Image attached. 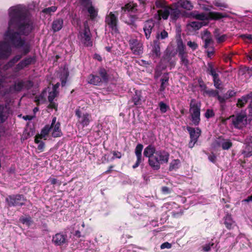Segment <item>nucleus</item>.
Masks as SVG:
<instances>
[{"label": "nucleus", "mask_w": 252, "mask_h": 252, "mask_svg": "<svg viewBox=\"0 0 252 252\" xmlns=\"http://www.w3.org/2000/svg\"><path fill=\"white\" fill-rule=\"evenodd\" d=\"M9 20L7 31L4 35V41H0V59L8 58L12 50L9 45L21 49L24 54L30 52V44L21 35H28L33 28L32 22L27 18V9L17 5L9 9Z\"/></svg>", "instance_id": "f257e3e1"}, {"label": "nucleus", "mask_w": 252, "mask_h": 252, "mask_svg": "<svg viewBox=\"0 0 252 252\" xmlns=\"http://www.w3.org/2000/svg\"><path fill=\"white\" fill-rule=\"evenodd\" d=\"M144 157L148 158L149 165L156 170H158L160 165L168 163L169 154L164 150H157L153 145H149L144 150Z\"/></svg>", "instance_id": "f03ea898"}, {"label": "nucleus", "mask_w": 252, "mask_h": 252, "mask_svg": "<svg viewBox=\"0 0 252 252\" xmlns=\"http://www.w3.org/2000/svg\"><path fill=\"white\" fill-rule=\"evenodd\" d=\"M6 81L4 79L2 81L0 79V95H4L7 93H13L21 91L24 87L27 89H30L32 86V83L31 81H28L26 83L23 81H18L16 82L12 87H9L6 85Z\"/></svg>", "instance_id": "7ed1b4c3"}, {"label": "nucleus", "mask_w": 252, "mask_h": 252, "mask_svg": "<svg viewBox=\"0 0 252 252\" xmlns=\"http://www.w3.org/2000/svg\"><path fill=\"white\" fill-rule=\"evenodd\" d=\"M180 13V10L179 5L166 6L158 11V17L159 19L161 17L164 20H166L170 16L172 20H176L178 17Z\"/></svg>", "instance_id": "20e7f679"}, {"label": "nucleus", "mask_w": 252, "mask_h": 252, "mask_svg": "<svg viewBox=\"0 0 252 252\" xmlns=\"http://www.w3.org/2000/svg\"><path fill=\"white\" fill-rule=\"evenodd\" d=\"M78 38L85 46H92V35L87 22L84 23V29L80 31Z\"/></svg>", "instance_id": "39448f33"}, {"label": "nucleus", "mask_w": 252, "mask_h": 252, "mask_svg": "<svg viewBox=\"0 0 252 252\" xmlns=\"http://www.w3.org/2000/svg\"><path fill=\"white\" fill-rule=\"evenodd\" d=\"M75 115L77 118L78 126L82 128L88 126L92 121L91 115L82 109H76Z\"/></svg>", "instance_id": "423d86ee"}, {"label": "nucleus", "mask_w": 252, "mask_h": 252, "mask_svg": "<svg viewBox=\"0 0 252 252\" xmlns=\"http://www.w3.org/2000/svg\"><path fill=\"white\" fill-rule=\"evenodd\" d=\"M176 64V60L174 59V54L166 51L163 56L158 67L161 69H165L169 67L171 69Z\"/></svg>", "instance_id": "0eeeda50"}, {"label": "nucleus", "mask_w": 252, "mask_h": 252, "mask_svg": "<svg viewBox=\"0 0 252 252\" xmlns=\"http://www.w3.org/2000/svg\"><path fill=\"white\" fill-rule=\"evenodd\" d=\"M234 126L237 128H242L247 124V117L245 113L242 112L236 116L233 115L229 118Z\"/></svg>", "instance_id": "6e6552de"}, {"label": "nucleus", "mask_w": 252, "mask_h": 252, "mask_svg": "<svg viewBox=\"0 0 252 252\" xmlns=\"http://www.w3.org/2000/svg\"><path fill=\"white\" fill-rule=\"evenodd\" d=\"M105 22L112 34H116L118 32L117 17L112 12L106 17Z\"/></svg>", "instance_id": "1a4fd4ad"}, {"label": "nucleus", "mask_w": 252, "mask_h": 252, "mask_svg": "<svg viewBox=\"0 0 252 252\" xmlns=\"http://www.w3.org/2000/svg\"><path fill=\"white\" fill-rule=\"evenodd\" d=\"M189 112L191 116V121L193 124L197 126L199 124L200 119V108L195 103H190Z\"/></svg>", "instance_id": "9d476101"}, {"label": "nucleus", "mask_w": 252, "mask_h": 252, "mask_svg": "<svg viewBox=\"0 0 252 252\" xmlns=\"http://www.w3.org/2000/svg\"><path fill=\"white\" fill-rule=\"evenodd\" d=\"M224 16L220 13L219 12H209L208 14H204L203 13L196 14L194 15V17L201 21H205L209 19L219 20Z\"/></svg>", "instance_id": "9b49d317"}, {"label": "nucleus", "mask_w": 252, "mask_h": 252, "mask_svg": "<svg viewBox=\"0 0 252 252\" xmlns=\"http://www.w3.org/2000/svg\"><path fill=\"white\" fill-rule=\"evenodd\" d=\"M187 130L189 133L190 138V141L189 143V147L192 148L200 135L201 130L198 127L193 128L189 126L187 127Z\"/></svg>", "instance_id": "f8f14e48"}, {"label": "nucleus", "mask_w": 252, "mask_h": 252, "mask_svg": "<svg viewBox=\"0 0 252 252\" xmlns=\"http://www.w3.org/2000/svg\"><path fill=\"white\" fill-rule=\"evenodd\" d=\"M130 48L132 53L136 55H140L143 53V45L136 38H131L129 41Z\"/></svg>", "instance_id": "ddd939ff"}, {"label": "nucleus", "mask_w": 252, "mask_h": 252, "mask_svg": "<svg viewBox=\"0 0 252 252\" xmlns=\"http://www.w3.org/2000/svg\"><path fill=\"white\" fill-rule=\"evenodd\" d=\"M81 5L83 10H87L91 19H94L97 15V9L93 6L91 1H81Z\"/></svg>", "instance_id": "4468645a"}, {"label": "nucleus", "mask_w": 252, "mask_h": 252, "mask_svg": "<svg viewBox=\"0 0 252 252\" xmlns=\"http://www.w3.org/2000/svg\"><path fill=\"white\" fill-rule=\"evenodd\" d=\"M24 199L22 195H10L6 198L9 206H22L24 204Z\"/></svg>", "instance_id": "2eb2a0df"}, {"label": "nucleus", "mask_w": 252, "mask_h": 252, "mask_svg": "<svg viewBox=\"0 0 252 252\" xmlns=\"http://www.w3.org/2000/svg\"><path fill=\"white\" fill-rule=\"evenodd\" d=\"M35 62V59L33 57H28L20 61L14 68V71L18 72L20 70L33 64Z\"/></svg>", "instance_id": "dca6fc26"}, {"label": "nucleus", "mask_w": 252, "mask_h": 252, "mask_svg": "<svg viewBox=\"0 0 252 252\" xmlns=\"http://www.w3.org/2000/svg\"><path fill=\"white\" fill-rule=\"evenodd\" d=\"M215 147H221L223 150H228L232 145L229 139H224L220 137L218 138L214 142Z\"/></svg>", "instance_id": "f3484780"}, {"label": "nucleus", "mask_w": 252, "mask_h": 252, "mask_svg": "<svg viewBox=\"0 0 252 252\" xmlns=\"http://www.w3.org/2000/svg\"><path fill=\"white\" fill-rule=\"evenodd\" d=\"M52 242L56 246H62L67 242V236L61 233H57L52 238Z\"/></svg>", "instance_id": "a211bd4d"}, {"label": "nucleus", "mask_w": 252, "mask_h": 252, "mask_svg": "<svg viewBox=\"0 0 252 252\" xmlns=\"http://www.w3.org/2000/svg\"><path fill=\"white\" fill-rule=\"evenodd\" d=\"M154 26L155 22L152 20H149L145 22L143 30L147 39H149L150 38L152 31Z\"/></svg>", "instance_id": "6ab92c4d"}, {"label": "nucleus", "mask_w": 252, "mask_h": 252, "mask_svg": "<svg viewBox=\"0 0 252 252\" xmlns=\"http://www.w3.org/2000/svg\"><path fill=\"white\" fill-rule=\"evenodd\" d=\"M49 131H50V127L49 126H46L41 130L40 134H38L36 135L35 137L34 141L35 143H39L40 142V139H43L44 140L46 139V136L49 133Z\"/></svg>", "instance_id": "aec40b11"}, {"label": "nucleus", "mask_w": 252, "mask_h": 252, "mask_svg": "<svg viewBox=\"0 0 252 252\" xmlns=\"http://www.w3.org/2000/svg\"><path fill=\"white\" fill-rule=\"evenodd\" d=\"M202 38L205 42L204 47L207 48L213 45V41L211 37V34L207 31L203 32Z\"/></svg>", "instance_id": "412c9836"}, {"label": "nucleus", "mask_w": 252, "mask_h": 252, "mask_svg": "<svg viewBox=\"0 0 252 252\" xmlns=\"http://www.w3.org/2000/svg\"><path fill=\"white\" fill-rule=\"evenodd\" d=\"M50 131L52 135L54 137H60L62 135V131L60 129V124L59 123H57L54 126H50Z\"/></svg>", "instance_id": "4be33fe9"}, {"label": "nucleus", "mask_w": 252, "mask_h": 252, "mask_svg": "<svg viewBox=\"0 0 252 252\" xmlns=\"http://www.w3.org/2000/svg\"><path fill=\"white\" fill-rule=\"evenodd\" d=\"M57 94L58 92L56 91V89L55 87H53V91L49 93V94L48 96V100L50 102L49 107H50L51 108H56L57 107L56 103L54 102L53 101L55 98V97L57 95Z\"/></svg>", "instance_id": "5701e85b"}, {"label": "nucleus", "mask_w": 252, "mask_h": 252, "mask_svg": "<svg viewBox=\"0 0 252 252\" xmlns=\"http://www.w3.org/2000/svg\"><path fill=\"white\" fill-rule=\"evenodd\" d=\"M224 224L225 225V227L228 229H232L234 226L235 225V221H233L231 216L228 214H227L224 217Z\"/></svg>", "instance_id": "b1692460"}, {"label": "nucleus", "mask_w": 252, "mask_h": 252, "mask_svg": "<svg viewBox=\"0 0 252 252\" xmlns=\"http://www.w3.org/2000/svg\"><path fill=\"white\" fill-rule=\"evenodd\" d=\"M207 24V22L205 21H193L191 22L188 24V27H190L193 30H198L200 29L203 26Z\"/></svg>", "instance_id": "393cba45"}, {"label": "nucleus", "mask_w": 252, "mask_h": 252, "mask_svg": "<svg viewBox=\"0 0 252 252\" xmlns=\"http://www.w3.org/2000/svg\"><path fill=\"white\" fill-rule=\"evenodd\" d=\"M8 115V109L6 106L0 105V123L4 122Z\"/></svg>", "instance_id": "a878e982"}, {"label": "nucleus", "mask_w": 252, "mask_h": 252, "mask_svg": "<svg viewBox=\"0 0 252 252\" xmlns=\"http://www.w3.org/2000/svg\"><path fill=\"white\" fill-rule=\"evenodd\" d=\"M247 142V144L243 153L247 157H250L252 156V137L248 139Z\"/></svg>", "instance_id": "bb28decb"}, {"label": "nucleus", "mask_w": 252, "mask_h": 252, "mask_svg": "<svg viewBox=\"0 0 252 252\" xmlns=\"http://www.w3.org/2000/svg\"><path fill=\"white\" fill-rule=\"evenodd\" d=\"M87 81L89 83L98 85L102 82V79L98 76L90 75L88 76Z\"/></svg>", "instance_id": "cd10ccee"}, {"label": "nucleus", "mask_w": 252, "mask_h": 252, "mask_svg": "<svg viewBox=\"0 0 252 252\" xmlns=\"http://www.w3.org/2000/svg\"><path fill=\"white\" fill-rule=\"evenodd\" d=\"M168 74H164L160 79L161 85L159 89L160 92H162L165 90L166 87L168 85Z\"/></svg>", "instance_id": "c85d7f7f"}, {"label": "nucleus", "mask_w": 252, "mask_h": 252, "mask_svg": "<svg viewBox=\"0 0 252 252\" xmlns=\"http://www.w3.org/2000/svg\"><path fill=\"white\" fill-rule=\"evenodd\" d=\"M21 55H16L6 65L4 66V69L5 70H7L9 68L13 66L15 63H17L21 59Z\"/></svg>", "instance_id": "c756f323"}, {"label": "nucleus", "mask_w": 252, "mask_h": 252, "mask_svg": "<svg viewBox=\"0 0 252 252\" xmlns=\"http://www.w3.org/2000/svg\"><path fill=\"white\" fill-rule=\"evenodd\" d=\"M63 25V20L62 19H58L54 21L52 24V28L53 31L56 32L62 29Z\"/></svg>", "instance_id": "7c9ffc66"}, {"label": "nucleus", "mask_w": 252, "mask_h": 252, "mask_svg": "<svg viewBox=\"0 0 252 252\" xmlns=\"http://www.w3.org/2000/svg\"><path fill=\"white\" fill-rule=\"evenodd\" d=\"M178 4H180L181 7L189 10L192 9L193 7L190 1H178Z\"/></svg>", "instance_id": "2f4dec72"}, {"label": "nucleus", "mask_w": 252, "mask_h": 252, "mask_svg": "<svg viewBox=\"0 0 252 252\" xmlns=\"http://www.w3.org/2000/svg\"><path fill=\"white\" fill-rule=\"evenodd\" d=\"M153 56L158 57L160 55V47L158 41H155L152 49Z\"/></svg>", "instance_id": "473e14b6"}, {"label": "nucleus", "mask_w": 252, "mask_h": 252, "mask_svg": "<svg viewBox=\"0 0 252 252\" xmlns=\"http://www.w3.org/2000/svg\"><path fill=\"white\" fill-rule=\"evenodd\" d=\"M143 149V146L141 144L137 145L135 149V154L137 158L143 159L142 156V151Z\"/></svg>", "instance_id": "72a5a7b5"}, {"label": "nucleus", "mask_w": 252, "mask_h": 252, "mask_svg": "<svg viewBox=\"0 0 252 252\" xmlns=\"http://www.w3.org/2000/svg\"><path fill=\"white\" fill-rule=\"evenodd\" d=\"M141 94L140 92L137 91H135V94L132 97V101L135 105H137L140 104L141 101Z\"/></svg>", "instance_id": "f704fd0d"}, {"label": "nucleus", "mask_w": 252, "mask_h": 252, "mask_svg": "<svg viewBox=\"0 0 252 252\" xmlns=\"http://www.w3.org/2000/svg\"><path fill=\"white\" fill-rule=\"evenodd\" d=\"M177 52H178L179 56L187 54L186 51V47L184 45L182 42H179L178 43Z\"/></svg>", "instance_id": "c9c22d12"}, {"label": "nucleus", "mask_w": 252, "mask_h": 252, "mask_svg": "<svg viewBox=\"0 0 252 252\" xmlns=\"http://www.w3.org/2000/svg\"><path fill=\"white\" fill-rule=\"evenodd\" d=\"M217 245L213 242L209 243L208 244H206L203 247V250L204 252H207L211 251L212 250L216 251Z\"/></svg>", "instance_id": "e433bc0d"}, {"label": "nucleus", "mask_w": 252, "mask_h": 252, "mask_svg": "<svg viewBox=\"0 0 252 252\" xmlns=\"http://www.w3.org/2000/svg\"><path fill=\"white\" fill-rule=\"evenodd\" d=\"M249 98H251L249 96V94L246 96H243L241 98L238 99L237 103V106L240 107L244 106V104L247 102Z\"/></svg>", "instance_id": "4c0bfd02"}, {"label": "nucleus", "mask_w": 252, "mask_h": 252, "mask_svg": "<svg viewBox=\"0 0 252 252\" xmlns=\"http://www.w3.org/2000/svg\"><path fill=\"white\" fill-rule=\"evenodd\" d=\"M98 74L100 75L99 77L102 79V82L107 81L108 76L106 71L104 68H100L98 70Z\"/></svg>", "instance_id": "58836bf2"}, {"label": "nucleus", "mask_w": 252, "mask_h": 252, "mask_svg": "<svg viewBox=\"0 0 252 252\" xmlns=\"http://www.w3.org/2000/svg\"><path fill=\"white\" fill-rule=\"evenodd\" d=\"M180 165V161L179 159L173 160L170 164L169 169L170 170H175L179 168Z\"/></svg>", "instance_id": "ea45409f"}, {"label": "nucleus", "mask_w": 252, "mask_h": 252, "mask_svg": "<svg viewBox=\"0 0 252 252\" xmlns=\"http://www.w3.org/2000/svg\"><path fill=\"white\" fill-rule=\"evenodd\" d=\"M201 3H199V7L201 9L205 11H210L212 7L209 5L208 1H201Z\"/></svg>", "instance_id": "a19ab883"}, {"label": "nucleus", "mask_w": 252, "mask_h": 252, "mask_svg": "<svg viewBox=\"0 0 252 252\" xmlns=\"http://www.w3.org/2000/svg\"><path fill=\"white\" fill-rule=\"evenodd\" d=\"M135 5L132 2H130L129 3H127L126 4L125 6V7H122V10H124L125 11H126V10L127 11H134L135 10H136V9L135 8Z\"/></svg>", "instance_id": "79ce46f5"}, {"label": "nucleus", "mask_w": 252, "mask_h": 252, "mask_svg": "<svg viewBox=\"0 0 252 252\" xmlns=\"http://www.w3.org/2000/svg\"><path fill=\"white\" fill-rule=\"evenodd\" d=\"M218 91L213 90L212 89L204 90L203 91V94H206L210 96H216L218 95Z\"/></svg>", "instance_id": "37998d69"}, {"label": "nucleus", "mask_w": 252, "mask_h": 252, "mask_svg": "<svg viewBox=\"0 0 252 252\" xmlns=\"http://www.w3.org/2000/svg\"><path fill=\"white\" fill-rule=\"evenodd\" d=\"M156 37L158 39H164L168 37V33L165 30H163L160 32H158Z\"/></svg>", "instance_id": "c03bdc74"}, {"label": "nucleus", "mask_w": 252, "mask_h": 252, "mask_svg": "<svg viewBox=\"0 0 252 252\" xmlns=\"http://www.w3.org/2000/svg\"><path fill=\"white\" fill-rule=\"evenodd\" d=\"M45 93V91H44L39 96H36L35 98V101L37 103V104L40 103H43L45 100V98L44 97V94Z\"/></svg>", "instance_id": "a18cd8bd"}, {"label": "nucleus", "mask_w": 252, "mask_h": 252, "mask_svg": "<svg viewBox=\"0 0 252 252\" xmlns=\"http://www.w3.org/2000/svg\"><path fill=\"white\" fill-rule=\"evenodd\" d=\"M179 57L180 58L182 63L187 66L189 63L187 53L179 56Z\"/></svg>", "instance_id": "49530a36"}, {"label": "nucleus", "mask_w": 252, "mask_h": 252, "mask_svg": "<svg viewBox=\"0 0 252 252\" xmlns=\"http://www.w3.org/2000/svg\"><path fill=\"white\" fill-rule=\"evenodd\" d=\"M210 71V74L213 76V80H216L217 79H219V74L216 70L212 67L210 66L209 69Z\"/></svg>", "instance_id": "de8ad7c7"}, {"label": "nucleus", "mask_w": 252, "mask_h": 252, "mask_svg": "<svg viewBox=\"0 0 252 252\" xmlns=\"http://www.w3.org/2000/svg\"><path fill=\"white\" fill-rule=\"evenodd\" d=\"M187 45L192 50L194 51L198 48V44L194 41H189Z\"/></svg>", "instance_id": "09e8293b"}, {"label": "nucleus", "mask_w": 252, "mask_h": 252, "mask_svg": "<svg viewBox=\"0 0 252 252\" xmlns=\"http://www.w3.org/2000/svg\"><path fill=\"white\" fill-rule=\"evenodd\" d=\"M68 75V74L67 71L65 70H64L63 75L61 78L62 85L63 86H64L65 85Z\"/></svg>", "instance_id": "8fccbe9b"}, {"label": "nucleus", "mask_w": 252, "mask_h": 252, "mask_svg": "<svg viewBox=\"0 0 252 252\" xmlns=\"http://www.w3.org/2000/svg\"><path fill=\"white\" fill-rule=\"evenodd\" d=\"M57 10V7L55 6L50 7L46 8L42 10L43 13L51 14L52 13L54 12Z\"/></svg>", "instance_id": "3c124183"}, {"label": "nucleus", "mask_w": 252, "mask_h": 252, "mask_svg": "<svg viewBox=\"0 0 252 252\" xmlns=\"http://www.w3.org/2000/svg\"><path fill=\"white\" fill-rule=\"evenodd\" d=\"M159 106L160 108V110L162 113L166 112L167 109L168 107V106L163 102H159Z\"/></svg>", "instance_id": "603ef678"}, {"label": "nucleus", "mask_w": 252, "mask_h": 252, "mask_svg": "<svg viewBox=\"0 0 252 252\" xmlns=\"http://www.w3.org/2000/svg\"><path fill=\"white\" fill-rule=\"evenodd\" d=\"M214 112L212 109H207L205 113V116L207 118H210L214 116Z\"/></svg>", "instance_id": "864d4df0"}, {"label": "nucleus", "mask_w": 252, "mask_h": 252, "mask_svg": "<svg viewBox=\"0 0 252 252\" xmlns=\"http://www.w3.org/2000/svg\"><path fill=\"white\" fill-rule=\"evenodd\" d=\"M20 220L23 224H26L27 225L30 224L31 220L29 218H22Z\"/></svg>", "instance_id": "5fc2aeb1"}, {"label": "nucleus", "mask_w": 252, "mask_h": 252, "mask_svg": "<svg viewBox=\"0 0 252 252\" xmlns=\"http://www.w3.org/2000/svg\"><path fill=\"white\" fill-rule=\"evenodd\" d=\"M241 37L245 41H247V40L252 41V34H242L241 35Z\"/></svg>", "instance_id": "6e6d98bb"}, {"label": "nucleus", "mask_w": 252, "mask_h": 252, "mask_svg": "<svg viewBox=\"0 0 252 252\" xmlns=\"http://www.w3.org/2000/svg\"><path fill=\"white\" fill-rule=\"evenodd\" d=\"M226 38V36L225 35H221L220 36H218L217 37V40L218 42L221 43V42H223V41H224L225 40Z\"/></svg>", "instance_id": "4d7b16f0"}, {"label": "nucleus", "mask_w": 252, "mask_h": 252, "mask_svg": "<svg viewBox=\"0 0 252 252\" xmlns=\"http://www.w3.org/2000/svg\"><path fill=\"white\" fill-rule=\"evenodd\" d=\"M171 248V244L168 242H165L161 245L160 248L161 249H170Z\"/></svg>", "instance_id": "13d9d810"}, {"label": "nucleus", "mask_w": 252, "mask_h": 252, "mask_svg": "<svg viewBox=\"0 0 252 252\" xmlns=\"http://www.w3.org/2000/svg\"><path fill=\"white\" fill-rule=\"evenodd\" d=\"M213 81H214V86H215V87L217 89H220L221 83H220V79H217L216 80H213Z\"/></svg>", "instance_id": "bf43d9fd"}, {"label": "nucleus", "mask_w": 252, "mask_h": 252, "mask_svg": "<svg viewBox=\"0 0 252 252\" xmlns=\"http://www.w3.org/2000/svg\"><path fill=\"white\" fill-rule=\"evenodd\" d=\"M39 144L37 149L39 150L40 152H42L44 150V143L40 140V142L38 143Z\"/></svg>", "instance_id": "052dcab7"}, {"label": "nucleus", "mask_w": 252, "mask_h": 252, "mask_svg": "<svg viewBox=\"0 0 252 252\" xmlns=\"http://www.w3.org/2000/svg\"><path fill=\"white\" fill-rule=\"evenodd\" d=\"M113 156H114V158H113L114 159L115 158H120L122 157V154L120 152H116V151H114L113 152Z\"/></svg>", "instance_id": "680f3d73"}, {"label": "nucleus", "mask_w": 252, "mask_h": 252, "mask_svg": "<svg viewBox=\"0 0 252 252\" xmlns=\"http://www.w3.org/2000/svg\"><path fill=\"white\" fill-rule=\"evenodd\" d=\"M143 160V159L137 158V160L135 163L133 165L132 167L133 168H136L137 167L140 163Z\"/></svg>", "instance_id": "e2e57ef3"}, {"label": "nucleus", "mask_w": 252, "mask_h": 252, "mask_svg": "<svg viewBox=\"0 0 252 252\" xmlns=\"http://www.w3.org/2000/svg\"><path fill=\"white\" fill-rule=\"evenodd\" d=\"M214 4L217 6L220 7V8L226 7V5L223 3H220L218 1H216Z\"/></svg>", "instance_id": "0e129e2a"}, {"label": "nucleus", "mask_w": 252, "mask_h": 252, "mask_svg": "<svg viewBox=\"0 0 252 252\" xmlns=\"http://www.w3.org/2000/svg\"><path fill=\"white\" fill-rule=\"evenodd\" d=\"M162 191L165 194H167L170 192L169 188L166 187H162Z\"/></svg>", "instance_id": "69168bd1"}, {"label": "nucleus", "mask_w": 252, "mask_h": 252, "mask_svg": "<svg viewBox=\"0 0 252 252\" xmlns=\"http://www.w3.org/2000/svg\"><path fill=\"white\" fill-rule=\"evenodd\" d=\"M216 156L212 154V155H211L209 156V160L211 161V162H214L216 160Z\"/></svg>", "instance_id": "338daca9"}, {"label": "nucleus", "mask_w": 252, "mask_h": 252, "mask_svg": "<svg viewBox=\"0 0 252 252\" xmlns=\"http://www.w3.org/2000/svg\"><path fill=\"white\" fill-rule=\"evenodd\" d=\"M49 181L52 185H55L58 183L57 179L55 178H50L49 179Z\"/></svg>", "instance_id": "774afa93"}]
</instances>
